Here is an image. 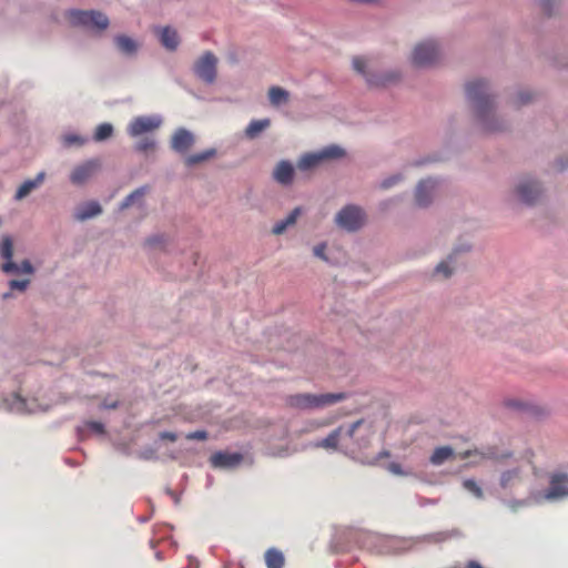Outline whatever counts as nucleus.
<instances>
[{
  "label": "nucleus",
  "mask_w": 568,
  "mask_h": 568,
  "mask_svg": "<svg viewBox=\"0 0 568 568\" xmlns=\"http://www.w3.org/2000/svg\"><path fill=\"white\" fill-rule=\"evenodd\" d=\"M465 97L478 128L484 133L496 134L508 129V122L497 113L496 94L489 81L478 78L466 82Z\"/></svg>",
  "instance_id": "1"
},
{
  "label": "nucleus",
  "mask_w": 568,
  "mask_h": 568,
  "mask_svg": "<svg viewBox=\"0 0 568 568\" xmlns=\"http://www.w3.org/2000/svg\"><path fill=\"white\" fill-rule=\"evenodd\" d=\"M449 531H436L419 536H375V546L377 551L384 555H402L413 550H417L426 545L440 544L452 537Z\"/></svg>",
  "instance_id": "2"
},
{
  "label": "nucleus",
  "mask_w": 568,
  "mask_h": 568,
  "mask_svg": "<svg viewBox=\"0 0 568 568\" xmlns=\"http://www.w3.org/2000/svg\"><path fill=\"white\" fill-rule=\"evenodd\" d=\"M353 69L363 77L371 89L387 88L398 83L402 78V71L395 68L378 69L374 59L367 57H354L352 60Z\"/></svg>",
  "instance_id": "3"
},
{
  "label": "nucleus",
  "mask_w": 568,
  "mask_h": 568,
  "mask_svg": "<svg viewBox=\"0 0 568 568\" xmlns=\"http://www.w3.org/2000/svg\"><path fill=\"white\" fill-rule=\"evenodd\" d=\"M51 404L43 400L38 395H30L22 388L0 399V409L12 414H36L48 412Z\"/></svg>",
  "instance_id": "4"
},
{
  "label": "nucleus",
  "mask_w": 568,
  "mask_h": 568,
  "mask_svg": "<svg viewBox=\"0 0 568 568\" xmlns=\"http://www.w3.org/2000/svg\"><path fill=\"white\" fill-rule=\"evenodd\" d=\"M442 58V43L435 38H427L414 45L409 62L416 69H430L437 65Z\"/></svg>",
  "instance_id": "5"
},
{
  "label": "nucleus",
  "mask_w": 568,
  "mask_h": 568,
  "mask_svg": "<svg viewBox=\"0 0 568 568\" xmlns=\"http://www.w3.org/2000/svg\"><path fill=\"white\" fill-rule=\"evenodd\" d=\"M347 397L345 393H325V394H295L287 397L288 406L300 410H315L332 406L344 400Z\"/></svg>",
  "instance_id": "6"
},
{
  "label": "nucleus",
  "mask_w": 568,
  "mask_h": 568,
  "mask_svg": "<svg viewBox=\"0 0 568 568\" xmlns=\"http://www.w3.org/2000/svg\"><path fill=\"white\" fill-rule=\"evenodd\" d=\"M534 498L537 504L568 499V471L559 469L551 473L549 476V486L545 490L536 491Z\"/></svg>",
  "instance_id": "7"
},
{
  "label": "nucleus",
  "mask_w": 568,
  "mask_h": 568,
  "mask_svg": "<svg viewBox=\"0 0 568 568\" xmlns=\"http://www.w3.org/2000/svg\"><path fill=\"white\" fill-rule=\"evenodd\" d=\"M0 256L4 260L1 271L6 274L32 275L36 272L34 266L29 260H23L21 263L13 261V241L10 235H2L1 237Z\"/></svg>",
  "instance_id": "8"
},
{
  "label": "nucleus",
  "mask_w": 568,
  "mask_h": 568,
  "mask_svg": "<svg viewBox=\"0 0 568 568\" xmlns=\"http://www.w3.org/2000/svg\"><path fill=\"white\" fill-rule=\"evenodd\" d=\"M545 193L542 184L531 176H523L518 179L514 187V195L521 204L534 206L538 204Z\"/></svg>",
  "instance_id": "9"
},
{
  "label": "nucleus",
  "mask_w": 568,
  "mask_h": 568,
  "mask_svg": "<svg viewBox=\"0 0 568 568\" xmlns=\"http://www.w3.org/2000/svg\"><path fill=\"white\" fill-rule=\"evenodd\" d=\"M343 156H345V150L337 144H331L316 152L303 154L297 162V168L301 171H308L326 160H336Z\"/></svg>",
  "instance_id": "10"
},
{
  "label": "nucleus",
  "mask_w": 568,
  "mask_h": 568,
  "mask_svg": "<svg viewBox=\"0 0 568 568\" xmlns=\"http://www.w3.org/2000/svg\"><path fill=\"white\" fill-rule=\"evenodd\" d=\"M219 59L212 51L203 52L193 63L192 71L196 79L212 85L217 78Z\"/></svg>",
  "instance_id": "11"
},
{
  "label": "nucleus",
  "mask_w": 568,
  "mask_h": 568,
  "mask_svg": "<svg viewBox=\"0 0 568 568\" xmlns=\"http://www.w3.org/2000/svg\"><path fill=\"white\" fill-rule=\"evenodd\" d=\"M345 437L351 447L365 449L369 446L374 435L373 424L365 419H358L345 426Z\"/></svg>",
  "instance_id": "12"
},
{
  "label": "nucleus",
  "mask_w": 568,
  "mask_h": 568,
  "mask_svg": "<svg viewBox=\"0 0 568 568\" xmlns=\"http://www.w3.org/2000/svg\"><path fill=\"white\" fill-rule=\"evenodd\" d=\"M162 124L163 116L159 113L139 115L129 122L125 131L130 138L136 139L159 130Z\"/></svg>",
  "instance_id": "13"
},
{
  "label": "nucleus",
  "mask_w": 568,
  "mask_h": 568,
  "mask_svg": "<svg viewBox=\"0 0 568 568\" xmlns=\"http://www.w3.org/2000/svg\"><path fill=\"white\" fill-rule=\"evenodd\" d=\"M73 24H80L88 29L101 32L109 28V17L99 10H74Z\"/></svg>",
  "instance_id": "14"
},
{
  "label": "nucleus",
  "mask_w": 568,
  "mask_h": 568,
  "mask_svg": "<svg viewBox=\"0 0 568 568\" xmlns=\"http://www.w3.org/2000/svg\"><path fill=\"white\" fill-rule=\"evenodd\" d=\"M364 222V212L361 207L348 204L341 209L336 216L335 223L338 227L347 232H356L359 230Z\"/></svg>",
  "instance_id": "15"
},
{
  "label": "nucleus",
  "mask_w": 568,
  "mask_h": 568,
  "mask_svg": "<svg viewBox=\"0 0 568 568\" xmlns=\"http://www.w3.org/2000/svg\"><path fill=\"white\" fill-rule=\"evenodd\" d=\"M112 44L118 54L125 59H134L139 54L141 43L134 37L116 33L112 37Z\"/></svg>",
  "instance_id": "16"
},
{
  "label": "nucleus",
  "mask_w": 568,
  "mask_h": 568,
  "mask_svg": "<svg viewBox=\"0 0 568 568\" xmlns=\"http://www.w3.org/2000/svg\"><path fill=\"white\" fill-rule=\"evenodd\" d=\"M471 456L480 457V459H491L501 465L505 460L513 457V453L510 450H499L496 446H485L481 448L467 449L459 454L462 459H466Z\"/></svg>",
  "instance_id": "17"
},
{
  "label": "nucleus",
  "mask_w": 568,
  "mask_h": 568,
  "mask_svg": "<svg viewBox=\"0 0 568 568\" xmlns=\"http://www.w3.org/2000/svg\"><path fill=\"white\" fill-rule=\"evenodd\" d=\"M345 425L338 426L334 430H332L325 438L318 439L314 443V447L316 448H325L333 450H347L351 448V444L347 443V438L345 437Z\"/></svg>",
  "instance_id": "18"
},
{
  "label": "nucleus",
  "mask_w": 568,
  "mask_h": 568,
  "mask_svg": "<svg viewBox=\"0 0 568 568\" xmlns=\"http://www.w3.org/2000/svg\"><path fill=\"white\" fill-rule=\"evenodd\" d=\"M195 143V135L186 128H178L171 136L170 148L179 153L185 154Z\"/></svg>",
  "instance_id": "19"
},
{
  "label": "nucleus",
  "mask_w": 568,
  "mask_h": 568,
  "mask_svg": "<svg viewBox=\"0 0 568 568\" xmlns=\"http://www.w3.org/2000/svg\"><path fill=\"white\" fill-rule=\"evenodd\" d=\"M243 460L241 453L216 452L210 457V463L214 468L232 469L237 467Z\"/></svg>",
  "instance_id": "20"
},
{
  "label": "nucleus",
  "mask_w": 568,
  "mask_h": 568,
  "mask_svg": "<svg viewBox=\"0 0 568 568\" xmlns=\"http://www.w3.org/2000/svg\"><path fill=\"white\" fill-rule=\"evenodd\" d=\"M437 185L436 180L428 178L422 180L415 190L416 204L419 207H427L432 203L433 192Z\"/></svg>",
  "instance_id": "21"
},
{
  "label": "nucleus",
  "mask_w": 568,
  "mask_h": 568,
  "mask_svg": "<svg viewBox=\"0 0 568 568\" xmlns=\"http://www.w3.org/2000/svg\"><path fill=\"white\" fill-rule=\"evenodd\" d=\"M523 481V468L515 465L510 468L504 469L499 475V487L503 490H511Z\"/></svg>",
  "instance_id": "22"
},
{
  "label": "nucleus",
  "mask_w": 568,
  "mask_h": 568,
  "mask_svg": "<svg viewBox=\"0 0 568 568\" xmlns=\"http://www.w3.org/2000/svg\"><path fill=\"white\" fill-rule=\"evenodd\" d=\"M470 251L469 245H460L457 246L448 256L446 260L442 261L437 264V266L434 270V273L436 275H442L444 278H448L453 275L455 270V263H456V256L460 252H468Z\"/></svg>",
  "instance_id": "23"
},
{
  "label": "nucleus",
  "mask_w": 568,
  "mask_h": 568,
  "mask_svg": "<svg viewBox=\"0 0 568 568\" xmlns=\"http://www.w3.org/2000/svg\"><path fill=\"white\" fill-rule=\"evenodd\" d=\"M101 163L98 159H90L73 169V182L83 183L92 178L100 169Z\"/></svg>",
  "instance_id": "24"
},
{
  "label": "nucleus",
  "mask_w": 568,
  "mask_h": 568,
  "mask_svg": "<svg viewBox=\"0 0 568 568\" xmlns=\"http://www.w3.org/2000/svg\"><path fill=\"white\" fill-rule=\"evenodd\" d=\"M272 178L283 186L291 185L294 180V166L288 160H281L273 170Z\"/></svg>",
  "instance_id": "25"
},
{
  "label": "nucleus",
  "mask_w": 568,
  "mask_h": 568,
  "mask_svg": "<svg viewBox=\"0 0 568 568\" xmlns=\"http://www.w3.org/2000/svg\"><path fill=\"white\" fill-rule=\"evenodd\" d=\"M156 32L161 44L169 51H175L180 44L178 31L171 27H158Z\"/></svg>",
  "instance_id": "26"
},
{
  "label": "nucleus",
  "mask_w": 568,
  "mask_h": 568,
  "mask_svg": "<svg viewBox=\"0 0 568 568\" xmlns=\"http://www.w3.org/2000/svg\"><path fill=\"white\" fill-rule=\"evenodd\" d=\"M150 187L148 185H142L126 195L121 203L119 204V210L124 211L132 205H136L140 209L145 206L144 196L149 192Z\"/></svg>",
  "instance_id": "27"
},
{
  "label": "nucleus",
  "mask_w": 568,
  "mask_h": 568,
  "mask_svg": "<svg viewBox=\"0 0 568 568\" xmlns=\"http://www.w3.org/2000/svg\"><path fill=\"white\" fill-rule=\"evenodd\" d=\"M102 213L101 204L95 201H88L78 205L75 211V219L79 221H87L99 216Z\"/></svg>",
  "instance_id": "28"
},
{
  "label": "nucleus",
  "mask_w": 568,
  "mask_h": 568,
  "mask_svg": "<svg viewBox=\"0 0 568 568\" xmlns=\"http://www.w3.org/2000/svg\"><path fill=\"white\" fill-rule=\"evenodd\" d=\"M44 180V172L37 174L34 179L26 180L17 190L14 194L16 201H21L27 197L32 191L38 189Z\"/></svg>",
  "instance_id": "29"
},
{
  "label": "nucleus",
  "mask_w": 568,
  "mask_h": 568,
  "mask_svg": "<svg viewBox=\"0 0 568 568\" xmlns=\"http://www.w3.org/2000/svg\"><path fill=\"white\" fill-rule=\"evenodd\" d=\"M270 125L271 120L268 118L252 120L245 129V136L251 140L256 139Z\"/></svg>",
  "instance_id": "30"
},
{
  "label": "nucleus",
  "mask_w": 568,
  "mask_h": 568,
  "mask_svg": "<svg viewBox=\"0 0 568 568\" xmlns=\"http://www.w3.org/2000/svg\"><path fill=\"white\" fill-rule=\"evenodd\" d=\"M301 212V207H295L284 220H281L273 225L272 233L275 235L283 234L288 226H292L296 223Z\"/></svg>",
  "instance_id": "31"
},
{
  "label": "nucleus",
  "mask_w": 568,
  "mask_h": 568,
  "mask_svg": "<svg viewBox=\"0 0 568 568\" xmlns=\"http://www.w3.org/2000/svg\"><path fill=\"white\" fill-rule=\"evenodd\" d=\"M455 455L450 446H440L434 449L429 457V463L434 466H440Z\"/></svg>",
  "instance_id": "32"
},
{
  "label": "nucleus",
  "mask_w": 568,
  "mask_h": 568,
  "mask_svg": "<svg viewBox=\"0 0 568 568\" xmlns=\"http://www.w3.org/2000/svg\"><path fill=\"white\" fill-rule=\"evenodd\" d=\"M268 100L273 106H281L288 102L290 93L281 87H271L268 90Z\"/></svg>",
  "instance_id": "33"
},
{
  "label": "nucleus",
  "mask_w": 568,
  "mask_h": 568,
  "mask_svg": "<svg viewBox=\"0 0 568 568\" xmlns=\"http://www.w3.org/2000/svg\"><path fill=\"white\" fill-rule=\"evenodd\" d=\"M215 155H216V149L210 148L202 152H197V153L187 155L185 158L184 162L187 168H192V166H195L202 162H205V161L214 158Z\"/></svg>",
  "instance_id": "34"
},
{
  "label": "nucleus",
  "mask_w": 568,
  "mask_h": 568,
  "mask_svg": "<svg viewBox=\"0 0 568 568\" xmlns=\"http://www.w3.org/2000/svg\"><path fill=\"white\" fill-rule=\"evenodd\" d=\"M158 148V140L153 135L141 136L134 145L133 150L136 153L148 154Z\"/></svg>",
  "instance_id": "35"
},
{
  "label": "nucleus",
  "mask_w": 568,
  "mask_h": 568,
  "mask_svg": "<svg viewBox=\"0 0 568 568\" xmlns=\"http://www.w3.org/2000/svg\"><path fill=\"white\" fill-rule=\"evenodd\" d=\"M265 564L267 568H283L285 564L284 555L276 548H270L265 552Z\"/></svg>",
  "instance_id": "36"
},
{
  "label": "nucleus",
  "mask_w": 568,
  "mask_h": 568,
  "mask_svg": "<svg viewBox=\"0 0 568 568\" xmlns=\"http://www.w3.org/2000/svg\"><path fill=\"white\" fill-rule=\"evenodd\" d=\"M113 132H114V128L111 123H109V122L100 123L95 128V131L93 133V140L95 142L106 141L113 135Z\"/></svg>",
  "instance_id": "37"
},
{
  "label": "nucleus",
  "mask_w": 568,
  "mask_h": 568,
  "mask_svg": "<svg viewBox=\"0 0 568 568\" xmlns=\"http://www.w3.org/2000/svg\"><path fill=\"white\" fill-rule=\"evenodd\" d=\"M463 488L477 499L484 498V490L474 478H466L462 483Z\"/></svg>",
  "instance_id": "38"
},
{
  "label": "nucleus",
  "mask_w": 568,
  "mask_h": 568,
  "mask_svg": "<svg viewBox=\"0 0 568 568\" xmlns=\"http://www.w3.org/2000/svg\"><path fill=\"white\" fill-rule=\"evenodd\" d=\"M535 494L536 493H531L529 497L525 498V499H508V500H504V504L513 511H516L518 508L520 507H528V506H531V505H535L537 504L535 501Z\"/></svg>",
  "instance_id": "39"
},
{
  "label": "nucleus",
  "mask_w": 568,
  "mask_h": 568,
  "mask_svg": "<svg viewBox=\"0 0 568 568\" xmlns=\"http://www.w3.org/2000/svg\"><path fill=\"white\" fill-rule=\"evenodd\" d=\"M531 100H532V93L530 91L519 90L518 92H516L515 97L513 98L511 103L516 108H520L523 105L530 103Z\"/></svg>",
  "instance_id": "40"
},
{
  "label": "nucleus",
  "mask_w": 568,
  "mask_h": 568,
  "mask_svg": "<svg viewBox=\"0 0 568 568\" xmlns=\"http://www.w3.org/2000/svg\"><path fill=\"white\" fill-rule=\"evenodd\" d=\"M30 284H31V280L29 277L8 281L9 290L18 291L20 293L26 292L29 288Z\"/></svg>",
  "instance_id": "41"
},
{
  "label": "nucleus",
  "mask_w": 568,
  "mask_h": 568,
  "mask_svg": "<svg viewBox=\"0 0 568 568\" xmlns=\"http://www.w3.org/2000/svg\"><path fill=\"white\" fill-rule=\"evenodd\" d=\"M402 180H403V175L400 173H396V174H393V175H389V176L383 179L379 182L378 186L382 190H388V189H392L393 186L397 185Z\"/></svg>",
  "instance_id": "42"
},
{
  "label": "nucleus",
  "mask_w": 568,
  "mask_h": 568,
  "mask_svg": "<svg viewBox=\"0 0 568 568\" xmlns=\"http://www.w3.org/2000/svg\"><path fill=\"white\" fill-rule=\"evenodd\" d=\"M538 7L546 16H551L557 9L556 0H538Z\"/></svg>",
  "instance_id": "43"
},
{
  "label": "nucleus",
  "mask_w": 568,
  "mask_h": 568,
  "mask_svg": "<svg viewBox=\"0 0 568 568\" xmlns=\"http://www.w3.org/2000/svg\"><path fill=\"white\" fill-rule=\"evenodd\" d=\"M326 247H327V245H326L325 242H322V243L315 245L314 248H313L314 256L321 258L324 262H328V257H327V255L325 253Z\"/></svg>",
  "instance_id": "44"
},
{
  "label": "nucleus",
  "mask_w": 568,
  "mask_h": 568,
  "mask_svg": "<svg viewBox=\"0 0 568 568\" xmlns=\"http://www.w3.org/2000/svg\"><path fill=\"white\" fill-rule=\"evenodd\" d=\"M209 434L206 430L200 429L195 432L187 433L185 435V438L189 440H205L207 438Z\"/></svg>",
  "instance_id": "45"
},
{
  "label": "nucleus",
  "mask_w": 568,
  "mask_h": 568,
  "mask_svg": "<svg viewBox=\"0 0 568 568\" xmlns=\"http://www.w3.org/2000/svg\"><path fill=\"white\" fill-rule=\"evenodd\" d=\"M390 456V453L386 449L379 452L375 457H373L372 459H368V460H365L363 462V464H366V465H376L378 463L379 459L382 458H386V457H389Z\"/></svg>",
  "instance_id": "46"
},
{
  "label": "nucleus",
  "mask_w": 568,
  "mask_h": 568,
  "mask_svg": "<svg viewBox=\"0 0 568 568\" xmlns=\"http://www.w3.org/2000/svg\"><path fill=\"white\" fill-rule=\"evenodd\" d=\"M85 426L95 434L102 435L104 433V425L101 422H88Z\"/></svg>",
  "instance_id": "47"
},
{
  "label": "nucleus",
  "mask_w": 568,
  "mask_h": 568,
  "mask_svg": "<svg viewBox=\"0 0 568 568\" xmlns=\"http://www.w3.org/2000/svg\"><path fill=\"white\" fill-rule=\"evenodd\" d=\"M164 241V237L162 235H152L145 240V245L149 247H155L160 244H162Z\"/></svg>",
  "instance_id": "48"
},
{
  "label": "nucleus",
  "mask_w": 568,
  "mask_h": 568,
  "mask_svg": "<svg viewBox=\"0 0 568 568\" xmlns=\"http://www.w3.org/2000/svg\"><path fill=\"white\" fill-rule=\"evenodd\" d=\"M387 470L394 475H406V473L403 470L400 464L398 463H390L387 465Z\"/></svg>",
  "instance_id": "49"
},
{
  "label": "nucleus",
  "mask_w": 568,
  "mask_h": 568,
  "mask_svg": "<svg viewBox=\"0 0 568 568\" xmlns=\"http://www.w3.org/2000/svg\"><path fill=\"white\" fill-rule=\"evenodd\" d=\"M416 503H417V505L419 507H426L428 505H436L437 500L436 499L426 498V497H423V496H416Z\"/></svg>",
  "instance_id": "50"
},
{
  "label": "nucleus",
  "mask_w": 568,
  "mask_h": 568,
  "mask_svg": "<svg viewBox=\"0 0 568 568\" xmlns=\"http://www.w3.org/2000/svg\"><path fill=\"white\" fill-rule=\"evenodd\" d=\"M159 437L160 439H168V440H171V442H175L178 439V434L176 433H173V432H161L159 434Z\"/></svg>",
  "instance_id": "51"
},
{
  "label": "nucleus",
  "mask_w": 568,
  "mask_h": 568,
  "mask_svg": "<svg viewBox=\"0 0 568 568\" xmlns=\"http://www.w3.org/2000/svg\"><path fill=\"white\" fill-rule=\"evenodd\" d=\"M140 457L142 459H155L156 458L155 452L153 449H145V450L141 452Z\"/></svg>",
  "instance_id": "52"
},
{
  "label": "nucleus",
  "mask_w": 568,
  "mask_h": 568,
  "mask_svg": "<svg viewBox=\"0 0 568 568\" xmlns=\"http://www.w3.org/2000/svg\"><path fill=\"white\" fill-rule=\"evenodd\" d=\"M165 493L173 499L175 505L180 504V495H178L175 491H173L171 488H166Z\"/></svg>",
  "instance_id": "53"
},
{
  "label": "nucleus",
  "mask_w": 568,
  "mask_h": 568,
  "mask_svg": "<svg viewBox=\"0 0 568 568\" xmlns=\"http://www.w3.org/2000/svg\"><path fill=\"white\" fill-rule=\"evenodd\" d=\"M89 141L88 138H82L73 133V145H83Z\"/></svg>",
  "instance_id": "54"
},
{
  "label": "nucleus",
  "mask_w": 568,
  "mask_h": 568,
  "mask_svg": "<svg viewBox=\"0 0 568 568\" xmlns=\"http://www.w3.org/2000/svg\"><path fill=\"white\" fill-rule=\"evenodd\" d=\"M189 561H190L189 568H199L200 562L196 558L189 556Z\"/></svg>",
  "instance_id": "55"
},
{
  "label": "nucleus",
  "mask_w": 568,
  "mask_h": 568,
  "mask_svg": "<svg viewBox=\"0 0 568 568\" xmlns=\"http://www.w3.org/2000/svg\"><path fill=\"white\" fill-rule=\"evenodd\" d=\"M466 568H483V566L476 560H470L468 561Z\"/></svg>",
  "instance_id": "56"
},
{
  "label": "nucleus",
  "mask_w": 568,
  "mask_h": 568,
  "mask_svg": "<svg viewBox=\"0 0 568 568\" xmlns=\"http://www.w3.org/2000/svg\"><path fill=\"white\" fill-rule=\"evenodd\" d=\"M483 459H480V457H478V459H474V460H470L468 464H466V467H475V466H478L480 464Z\"/></svg>",
  "instance_id": "57"
},
{
  "label": "nucleus",
  "mask_w": 568,
  "mask_h": 568,
  "mask_svg": "<svg viewBox=\"0 0 568 568\" xmlns=\"http://www.w3.org/2000/svg\"><path fill=\"white\" fill-rule=\"evenodd\" d=\"M63 143H64L65 145H71V133H65V134L63 135Z\"/></svg>",
  "instance_id": "58"
},
{
  "label": "nucleus",
  "mask_w": 568,
  "mask_h": 568,
  "mask_svg": "<svg viewBox=\"0 0 568 568\" xmlns=\"http://www.w3.org/2000/svg\"><path fill=\"white\" fill-rule=\"evenodd\" d=\"M103 406L105 408H109V409L116 408L118 407V402H113V403H109V404L105 403Z\"/></svg>",
  "instance_id": "59"
},
{
  "label": "nucleus",
  "mask_w": 568,
  "mask_h": 568,
  "mask_svg": "<svg viewBox=\"0 0 568 568\" xmlns=\"http://www.w3.org/2000/svg\"><path fill=\"white\" fill-rule=\"evenodd\" d=\"M12 292H13V291H9V292L3 293V294H2V298H3V300H8V298L12 297Z\"/></svg>",
  "instance_id": "60"
},
{
  "label": "nucleus",
  "mask_w": 568,
  "mask_h": 568,
  "mask_svg": "<svg viewBox=\"0 0 568 568\" xmlns=\"http://www.w3.org/2000/svg\"><path fill=\"white\" fill-rule=\"evenodd\" d=\"M64 17H65L67 20L71 18V10L70 9H67L64 11Z\"/></svg>",
  "instance_id": "61"
},
{
  "label": "nucleus",
  "mask_w": 568,
  "mask_h": 568,
  "mask_svg": "<svg viewBox=\"0 0 568 568\" xmlns=\"http://www.w3.org/2000/svg\"><path fill=\"white\" fill-rule=\"evenodd\" d=\"M155 557H156V559H158V560H162L163 555H162V552H161V551H156V552H155Z\"/></svg>",
  "instance_id": "62"
},
{
  "label": "nucleus",
  "mask_w": 568,
  "mask_h": 568,
  "mask_svg": "<svg viewBox=\"0 0 568 568\" xmlns=\"http://www.w3.org/2000/svg\"><path fill=\"white\" fill-rule=\"evenodd\" d=\"M148 520H149V517H140L139 518L140 523H146Z\"/></svg>",
  "instance_id": "63"
},
{
  "label": "nucleus",
  "mask_w": 568,
  "mask_h": 568,
  "mask_svg": "<svg viewBox=\"0 0 568 568\" xmlns=\"http://www.w3.org/2000/svg\"><path fill=\"white\" fill-rule=\"evenodd\" d=\"M78 435H79L80 437H82V436H83V429H82V428H80V427L78 428Z\"/></svg>",
  "instance_id": "64"
}]
</instances>
